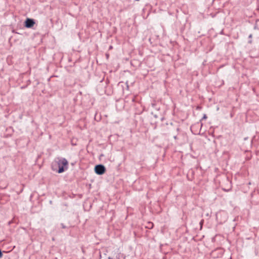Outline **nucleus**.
Here are the masks:
<instances>
[{"instance_id":"f257e3e1","label":"nucleus","mask_w":259,"mask_h":259,"mask_svg":"<svg viewBox=\"0 0 259 259\" xmlns=\"http://www.w3.org/2000/svg\"><path fill=\"white\" fill-rule=\"evenodd\" d=\"M52 169L59 174L63 173L68 168V162L64 157H58L57 160L52 164Z\"/></svg>"},{"instance_id":"f03ea898","label":"nucleus","mask_w":259,"mask_h":259,"mask_svg":"<svg viewBox=\"0 0 259 259\" xmlns=\"http://www.w3.org/2000/svg\"><path fill=\"white\" fill-rule=\"evenodd\" d=\"M94 170L97 175H102L106 171V167L103 164H97L95 166Z\"/></svg>"},{"instance_id":"7ed1b4c3","label":"nucleus","mask_w":259,"mask_h":259,"mask_svg":"<svg viewBox=\"0 0 259 259\" xmlns=\"http://www.w3.org/2000/svg\"><path fill=\"white\" fill-rule=\"evenodd\" d=\"M24 26L26 28H30L33 26L35 24L34 19L31 18H27L24 22Z\"/></svg>"},{"instance_id":"20e7f679","label":"nucleus","mask_w":259,"mask_h":259,"mask_svg":"<svg viewBox=\"0 0 259 259\" xmlns=\"http://www.w3.org/2000/svg\"><path fill=\"white\" fill-rule=\"evenodd\" d=\"M124 84V85H125L126 86V90H129V86H128V84L127 83V82H126L125 83L122 82V81H120L118 83V87H122V88H123V84ZM124 90V89H123V90Z\"/></svg>"},{"instance_id":"39448f33","label":"nucleus","mask_w":259,"mask_h":259,"mask_svg":"<svg viewBox=\"0 0 259 259\" xmlns=\"http://www.w3.org/2000/svg\"><path fill=\"white\" fill-rule=\"evenodd\" d=\"M258 22H259V20H256V22H255V24H254V29H258V26H257V23Z\"/></svg>"},{"instance_id":"423d86ee","label":"nucleus","mask_w":259,"mask_h":259,"mask_svg":"<svg viewBox=\"0 0 259 259\" xmlns=\"http://www.w3.org/2000/svg\"><path fill=\"white\" fill-rule=\"evenodd\" d=\"M206 118H207V115L205 114H203V116L202 117L201 120H203V119H206Z\"/></svg>"},{"instance_id":"0eeeda50","label":"nucleus","mask_w":259,"mask_h":259,"mask_svg":"<svg viewBox=\"0 0 259 259\" xmlns=\"http://www.w3.org/2000/svg\"><path fill=\"white\" fill-rule=\"evenodd\" d=\"M203 222H204V220H202L200 222V223H199V224H200V225L201 228H202V225H203Z\"/></svg>"},{"instance_id":"6e6552de","label":"nucleus","mask_w":259,"mask_h":259,"mask_svg":"<svg viewBox=\"0 0 259 259\" xmlns=\"http://www.w3.org/2000/svg\"><path fill=\"white\" fill-rule=\"evenodd\" d=\"M61 227H62V228L63 229H65V228H66V226L64 224H63V223H61Z\"/></svg>"},{"instance_id":"1a4fd4ad","label":"nucleus","mask_w":259,"mask_h":259,"mask_svg":"<svg viewBox=\"0 0 259 259\" xmlns=\"http://www.w3.org/2000/svg\"><path fill=\"white\" fill-rule=\"evenodd\" d=\"M3 252H2V250H1V249H0V258L3 257Z\"/></svg>"},{"instance_id":"9d476101","label":"nucleus","mask_w":259,"mask_h":259,"mask_svg":"<svg viewBox=\"0 0 259 259\" xmlns=\"http://www.w3.org/2000/svg\"><path fill=\"white\" fill-rule=\"evenodd\" d=\"M252 37V35L251 34H250L249 35L248 38H250V39H251Z\"/></svg>"},{"instance_id":"9b49d317","label":"nucleus","mask_w":259,"mask_h":259,"mask_svg":"<svg viewBox=\"0 0 259 259\" xmlns=\"http://www.w3.org/2000/svg\"><path fill=\"white\" fill-rule=\"evenodd\" d=\"M174 138L175 140H177V139H178V137H177V136H176H176H174Z\"/></svg>"},{"instance_id":"f8f14e48","label":"nucleus","mask_w":259,"mask_h":259,"mask_svg":"<svg viewBox=\"0 0 259 259\" xmlns=\"http://www.w3.org/2000/svg\"><path fill=\"white\" fill-rule=\"evenodd\" d=\"M248 43L249 44H251L252 43V40L251 39H250L248 40Z\"/></svg>"},{"instance_id":"ddd939ff","label":"nucleus","mask_w":259,"mask_h":259,"mask_svg":"<svg viewBox=\"0 0 259 259\" xmlns=\"http://www.w3.org/2000/svg\"><path fill=\"white\" fill-rule=\"evenodd\" d=\"M154 116L156 118L158 117V116L157 115H154Z\"/></svg>"},{"instance_id":"4468645a","label":"nucleus","mask_w":259,"mask_h":259,"mask_svg":"<svg viewBox=\"0 0 259 259\" xmlns=\"http://www.w3.org/2000/svg\"><path fill=\"white\" fill-rule=\"evenodd\" d=\"M179 131H180V128L178 127V128H177V132H179Z\"/></svg>"},{"instance_id":"2eb2a0df","label":"nucleus","mask_w":259,"mask_h":259,"mask_svg":"<svg viewBox=\"0 0 259 259\" xmlns=\"http://www.w3.org/2000/svg\"><path fill=\"white\" fill-rule=\"evenodd\" d=\"M105 93L106 94H107V95H109V94L107 93V91H106V90H105Z\"/></svg>"},{"instance_id":"dca6fc26","label":"nucleus","mask_w":259,"mask_h":259,"mask_svg":"<svg viewBox=\"0 0 259 259\" xmlns=\"http://www.w3.org/2000/svg\"><path fill=\"white\" fill-rule=\"evenodd\" d=\"M112 48V47L111 46H110L109 49H111Z\"/></svg>"},{"instance_id":"f3484780","label":"nucleus","mask_w":259,"mask_h":259,"mask_svg":"<svg viewBox=\"0 0 259 259\" xmlns=\"http://www.w3.org/2000/svg\"><path fill=\"white\" fill-rule=\"evenodd\" d=\"M108 259H112L111 257H108Z\"/></svg>"},{"instance_id":"a211bd4d","label":"nucleus","mask_w":259,"mask_h":259,"mask_svg":"<svg viewBox=\"0 0 259 259\" xmlns=\"http://www.w3.org/2000/svg\"><path fill=\"white\" fill-rule=\"evenodd\" d=\"M136 1H140V0H135Z\"/></svg>"}]
</instances>
